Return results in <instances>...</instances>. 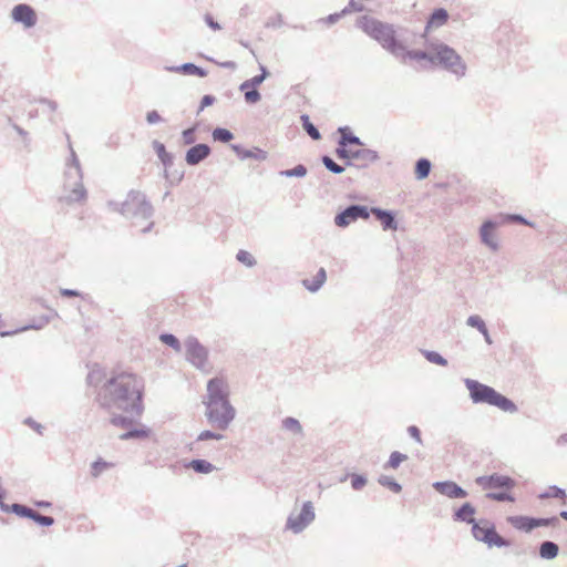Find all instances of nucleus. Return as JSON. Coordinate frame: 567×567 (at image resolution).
<instances>
[{"instance_id": "7", "label": "nucleus", "mask_w": 567, "mask_h": 567, "mask_svg": "<svg viewBox=\"0 0 567 567\" xmlns=\"http://www.w3.org/2000/svg\"><path fill=\"white\" fill-rule=\"evenodd\" d=\"M427 49L433 52L432 65H440L458 78L465 75L466 64L453 48L442 42H427Z\"/></svg>"}, {"instance_id": "58", "label": "nucleus", "mask_w": 567, "mask_h": 567, "mask_svg": "<svg viewBox=\"0 0 567 567\" xmlns=\"http://www.w3.org/2000/svg\"><path fill=\"white\" fill-rule=\"evenodd\" d=\"M216 101L214 95L206 94L200 100V105L198 107L197 114H199L205 107L210 106Z\"/></svg>"}, {"instance_id": "21", "label": "nucleus", "mask_w": 567, "mask_h": 567, "mask_svg": "<svg viewBox=\"0 0 567 567\" xmlns=\"http://www.w3.org/2000/svg\"><path fill=\"white\" fill-rule=\"evenodd\" d=\"M507 522L516 529L530 533L534 527V517L517 515V516H508Z\"/></svg>"}, {"instance_id": "10", "label": "nucleus", "mask_w": 567, "mask_h": 567, "mask_svg": "<svg viewBox=\"0 0 567 567\" xmlns=\"http://www.w3.org/2000/svg\"><path fill=\"white\" fill-rule=\"evenodd\" d=\"M336 155L340 159H346L347 165H352L351 161L359 162V166L365 167L370 163L379 159L378 152L369 148L350 150L346 147H338Z\"/></svg>"}, {"instance_id": "24", "label": "nucleus", "mask_w": 567, "mask_h": 567, "mask_svg": "<svg viewBox=\"0 0 567 567\" xmlns=\"http://www.w3.org/2000/svg\"><path fill=\"white\" fill-rule=\"evenodd\" d=\"M327 272L324 268H320L312 279H303L302 285L310 292H317L326 282Z\"/></svg>"}, {"instance_id": "3", "label": "nucleus", "mask_w": 567, "mask_h": 567, "mask_svg": "<svg viewBox=\"0 0 567 567\" xmlns=\"http://www.w3.org/2000/svg\"><path fill=\"white\" fill-rule=\"evenodd\" d=\"M70 157L65 163L63 173V192L60 202L65 204L80 203L86 199V189L83 185V173L78 155L69 144Z\"/></svg>"}, {"instance_id": "49", "label": "nucleus", "mask_w": 567, "mask_h": 567, "mask_svg": "<svg viewBox=\"0 0 567 567\" xmlns=\"http://www.w3.org/2000/svg\"><path fill=\"white\" fill-rule=\"evenodd\" d=\"M364 10V6L362 0H350L348 6L342 10V14H348L350 12H361Z\"/></svg>"}, {"instance_id": "42", "label": "nucleus", "mask_w": 567, "mask_h": 567, "mask_svg": "<svg viewBox=\"0 0 567 567\" xmlns=\"http://www.w3.org/2000/svg\"><path fill=\"white\" fill-rule=\"evenodd\" d=\"M322 164L324 165V167L333 173V174H341L344 172V167L337 164L330 156L328 155H323L322 158Z\"/></svg>"}, {"instance_id": "9", "label": "nucleus", "mask_w": 567, "mask_h": 567, "mask_svg": "<svg viewBox=\"0 0 567 567\" xmlns=\"http://www.w3.org/2000/svg\"><path fill=\"white\" fill-rule=\"evenodd\" d=\"M186 360L199 370H205L207 365L208 351L194 336H188L184 340Z\"/></svg>"}, {"instance_id": "51", "label": "nucleus", "mask_w": 567, "mask_h": 567, "mask_svg": "<svg viewBox=\"0 0 567 567\" xmlns=\"http://www.w3.org/2000/svg\"><path fill=\"white\" fill-rule=\"evenodd\" d=\"M111 423L115 426L128 427L132 425L133 420L125 415H115L111 419Z\"/></svg>"}, {"instance_id": "44", "label": "nucleus", "mask_w": 567, "mask_h": 567, "mask_svg": "<svg viewBox=\"0 0 567 567\" xmlns=\"http://www.w3.org/2000/svg\"><path fill=\"white\" fill-rule=\"evenodd\" d=\"M560 524L559 517L551 516V517H534V527H543V526H553L556 527Z\"/></svg>"}, {"instance_id": "37", "label": "nucleus", "mask_w": 567, "mask_h": 567, "mask_svg": "<svg viewBox=\"0 0 567 567\" xmlns=\"http://www.w3.org/2000/svg\"><path fill=\"white\" fill-rule=\"evenodd\" d=\"M159 340L171 347L172 349H174L176 352H181L182 351V343L181 341L178 340L177 337H175L174 334L172 333H162L159 336Z\"/></svg>"}, {"instance_id": "40", "label": "nucleus", "mask_w": 567, "mask_h": 567, "mask_svg": "<svg viewBox=\"0 0 567 567\" xmlns=\"http://www.w3.org/2000/svg\"><path fill=\"white\" fill-rule=\"evenodd\" d=\"M549 497L566 499L567 494H566L565 489H563L556 485H553L549 487V491L542 493L539 495L540 499H545V498H549Z\"/></svg>"}, {"instance_id": "41", "label": "nucleus", "mask_w": 567, "mask_h": 567, "mask_svg": "<svg viewBox=\"0 0 567 567\" xmlns=\"http://www.w3.org/2000/svg\"><path fill=\"white\" fill-rule=\"evenodd\" d=\"M423 355L431 363H435L441 367L447 365V360L436 351L424 350Z\"/></svg>"}, {"instance_id": "14", "label": "nucleus", "mask_w": 567, "mask_h": 567, "mask_svg": "<svg viewBox=\"0 0 567 567\" xmlns=\"http://www.w3.org/2000/svg\"><path fill=\"white\" fill-rule=\"evenodd\" d=\"M11 19L21 23L25 29L33 28L38 22L35 10L27 3H19L11 10Z\"/></svg>"}, {"instance_id": "61", "label": "nucleus", "mask_w": 567, "mask_h": 567, "mask_svg": "<svg viewBox=\"0 0 567 567\" xmlns=\"http://www.w3.org/2000/svg\"><path fill=\"white\" fill-rule=\"evenodd\" d=\"M146 121H147L148 124L153 125V124L159 123L162 121V116L155 110L154 111H150L146 114Z\"/></svg>"}, {"instance_id": "64", "label": "nucleus", "mask_w": 567, "mask_h": 567, "mask_svg": "<svg viewBox=\"0 0 567 567\" xmlns=\"http://www.w3.org/2000/svg\"><path fill=\"white\" fill-rule=\"evenodd\" d=\"M24 423L37 431L39 434H42L43 426L35 422L32 417L25 419Z\"/></svg>"}, {"instance_id": "33", "label": "nucleus", "mask_w": 567, "mask_h": 567, "mask_svg": "<svg viewBox=\"0 0 567 567\" xmlns=\"http://www.w3.org/2000/svg\"><path fill=\"white\" fill-rule=\"evenodd\" d=\"M302 127L307 132V134L315 141H318L321 138V134L319 130L310 122V118L307 114H302L300 116Z\"/></svg>"}, {"instance_id": "5", "label": "nucleus", "mask_w": 567, "mask_h": 567, "mask_svg": "<svg viewBox=\"0 0 567 567\" xmlns=\"http://www.w3.org/2000/svg\"><path fill=\"white\" fill-rule=\"evenodd\" d=\"M464 383L470 392V398L474 403H487L508 413L517 412V405L511 399L497 392L494 388L473 379H465Z\"/></svg>"}, {"instance_id": "27", "label": "nucleus", "mask_w": 567, "mask_h": 567, "mask_svg": "<svg viewBox=\"0 0 567 567\" xmlns=\"http://www.w3.org/2000/svg\"><path fill=\"white\" fill-rule=\"evenodd\" d=\"M559 547L551 540H545L539 545V556L543 559H554L558 556Z\"/></svg>"}, {"instance_id": "56", "label": "nucleus", "mask_w": 567, "mask_h": 567, "mask_svg": "<svg viewBox=\"0 0 567 567\" xmlns=\"http://www.w3.org/2000/svg\"><path fill=\"white\" fill-rule=\"evenodd\" d=\"M244 96H245V101L248 104H255V103L259 102L261 99V95H260L259 91L257 90V87L246 91V94Z\"/></svg>"}, {"instance_id": "11", "label": "nucleus", "mask_w": 567, "mask_h": 567, "mask_svg": "<svg viewBox=\"0 0 567 567\" xmlns=\"http://www.w3.org/2000/svg\"><path fill=\"white\" fill-rule=\"evenodd\" d=\"M315 517L316 514L312 503L310 501L305 502L299 514L296 515L292 513L289 515L286 528L292 530L295 534H299L315 520Z\"/></svg>"}, {"instance_id": "36", "label": "nucleus", "mask_w": 567, "mask_h": 567, "mask_svg": "<svg viewBox=\"0 0 567 567\" xmlns=\"http://www.w3.org/2000/svg\"><path fill=\"white\" fill-rule=\"evenodd\" d=\"M380 485L389 488L393 493H400L402 491V486L391 476L381 475L378 478Z\"/></svg>"}, {"instance_id": "50", "label": "nucleus", "mask_w": 567, "mask_h": 567, "mask_svg": "<svg viewBox=\"0 0 567 567\" xmlns=\"http://www.w3.org/2000/svg\"><path fill=\"white\" fill-rule=\"evenodd\" d=\"M107 467H109V463L99 458L97 461L93 462L91 465V475L93 477H97Z\"/></svg>"}, {"instance_id": "53", "label": "nucleus", "mask_w": 567, "mask_h": 567, "mask_svg": "<svg viewBox=\"0 0 567 567\" xmlns=\"http://www.w3.org/2000/svg\"><path fill=\"white\" fill-rule=\"evenodd\" d=\"M367 484V477L361 474H352L351 475V486L355 491H360Z\"/></svg>"}, {"instance_id": "55", "label": "nucleus", "mask_w": 567, "mask_h": 567, "mask_svg": "<svg viewBox=\"0 0 567 567\" xmlns=\"http://www.w3.org/2000/svg\"><path fill=\"white\" fill-rule=\"evenodd\" d=\"M196 130H197V126H193V127H189V128H186L183 131L182 133V136H183V141L186 145H192L195 143L196 141V136H195V133H196Z\"/></svg>"}, {"instance_id": "45", "label": "nucleus", "mask_w": 567, "mask_h": 567, "mask_svg": "<svg viewBox=\"0 0 567 567\" xmlns=\"http://www.w3.org/2000/svg\"><path fill=\"white\" fill-rule=\"evenodd\" d=\"M236 258L239 262L244 264L247 267H254L257 262L250 252H248L247 250H243V249H240L237 252Z\"/></svg>"}, {"instance_id": "22", "label": "nucleus", "mask_w": 567, "mask_h": 567, "mask_svg": "<svg viewBox=\"0 0 567 567\" xmlns=\"http://www.w3.org/2000/svg\"><path fill=\"white\" fill-rule=\"evenodd\" d=\"M231 148L235 151V153L238 155L240 159H247L252 158L256 161H265L267 158V152L254 147L252 150H245L240 145H231Z\"/></svg>"}, {"instance_id": "13", "label": "nucleus", "mask_w": 567, "mask_h": 567, "mask_svg": "<svg viewBox=\"0 0 567 567\" xmlns=\"http://www.w3.org/2000/svg\"><path fill=\"white\" fill-rule=\"evenodd\" d=\"M475 483L483 489L504 488V489L508 491V489L514 488L516 485V482L514 478H512L507 475L498 474V473L478 476L475 478Z\"/></svg>"}, {"instance_id": "62", "label": "nucleus", "mask_w": 567, "mask_h": 567, "mask_svg": "<svg viewBox=\"0 0 567 567\" xmlns=\"http://www.w3.org/2000/svg\"><path fill=\"white\" fill-rule=\"evenodd\" d=\"M205 22L206 24L212 28L215 31H218L221 29L220 24L214 20V18L210 14H205Z\"/></svg>"}, {"instance_id": "4", "label": "nucleus", "mask_w": 567, "mask_h": 567, "mask_svg": "<svg viewBox=\"0 0 567 567\" xmlns=\"http://www.w3.org/2000/svg\"><path fill=\"white\" fill-rule=\"evenodd\" d=\"M358 27L368 35L377 40L382 48L388 50L395 58L404 53V45L396 40L393 25L384 23L374 18L363 16L358 20Z\"/></svg>"}, {"instance_id": "35", "label": "nucleus", "mask_w": 567, "mask_h": 567, "mask_svg": "<svg viewBox=\"0 0 567 567\" xmlns=\"http://www.w3.org/2000/svg\"><path fill=\"white\" fill-rule=\"evenodd\" d=\"M104 375H105L104 371L101 368L94 367L89 372V374L86 377V382L91 386H97L102 382Z\"/></svg>"}, {"instance_id": "12", "label": "nucleus", "mask_w": 567, "mask_h": 567, "mask_svg": "<svg viewBox=\"0 0 567 567\" xmlns=\"http://www.w3.org/2000/svg\"><path fill=\"white\" fill-rule=\"evenodd\" d=\"M370 217V209L360 204H352L341 210L334 217V224L338 227H348L351 223L358 219H368Z\"/></svg>"}, {"instance_id": "25", "label": "nucleus", "mask_w": 567, "mask_h": 567, "mask_svg": "<svg viewBox=\"0 0 567 567\" xmlns=\"http://www.w3.org/2000/svg\"><path fill=\"white\" fill-rule=\"evenodd\" d=\"M432 56H433V52H431V50H429L426 48V51H421V50H406L404 48V53L401 54L399 58L402 59V61L404 62L406 58L411 59V60H415V61H424L425 63H427L429 65H432Z\"/></svg>"}, {"instance_id": "2", "label": "nucleus", "mask_w": 567, "mask_h": 567, "mask_svg": "<svg viewBox=\"0 0 567 567\" xmlns=\"http://www.w3.org/2000/svg\"><path fill=\"white\" fill-rule=\"evenodd\" d=\"M205 416L213 427L225 431L236 416V410L229 401V385L223 378H213L207 382Z\"/></svg>"}, {"instance_id": "32", "label": "nucleus", "mask_w": 567, "mask_h": 567, "mask_svg": "<svg viewBox=\"0 0 567 567\" xmlns=\"http://www.w3.org/2000/svg\"><path fill=\"white\" fill-rule=\"evenodd\" d=\"M150 430L145 426L132 429L122 433L118 439L122 441L146 439L150 435Z\"/></svg>"}, {"instance_id": "38", "label": "nucleus", "mask_w": 567, "mask_h": 567, "mask_svg": "<svg viewBox=\"0 0 567 567\" xmlns=\"http://www.w3.org/2000/svg\"><path fill=\"white\" fill-rule=\"evenodd\" d=\"M282 429L290 431L295 434H302V426L300 422L291 416H288L282 420Z\"/></svg>"}, {"instance_id": "52", "label": "nucleus", "mask_w": 567, "mask_h": 567, "mask_svg": "<svg viewBox=\"0 0 567 567\" xmlns=\"http://www.w3.org/2000/svg\"><path fill=\"white\" fill-rule=\"evenodd\" d=\"M34 523L40 526L49 527L54 524V518L51 516H44L35 511L34 517L32 519Z\"/></svg>"}, {"instance_id": "60", "label": "nucleus", "mask_w": 567, "mask_h": 567, "mask_svg": "<svg viewBox=\"0 0 567 567\" xmlns=\"http://www.w3.org/2000/svg\"><path fill=\"white\" fill-rule=\"evenodd\" d=\"M408 433L410 434L411 437H413L419 444H422V437H421V431L417 426L415 425H410L408 427Z\"/></svg>"}, {"instance_id": "18", "label": "nucleus", "mask_w": 567, "mask_h": 567, "mask_svg": "<svg viewBox=\"0 0 567 567\" xmlns=\"http://www.w3.org/2000/svg\"><path fill=\"white\" fill-rule=\"evenodd\" d=\"M370 214H373L375 218L382 225L383 230H396L398 221L395 215L391 210L382 209L379 207H372Z\"/></svg>"}, {"instance_id": "17", "label": "nucleus", "mask_w": 567, "mask_h": 567, "mask_svg": "<svg viewBox=\"0 0 567 567\" xmlns=\"http://www.w3.org/2000/svg\"><path fill=\"white\" fill-rule=\"evenodd\" d=\"M498 224L492 219L485 220L480 228V237L482 243L493 251L498 250V243L494 237V230Z\"/></svg>"}, {"instance_id": "46", "label": "nucleus", "mask_w": 567, "mask_h": 567, "mask_svg": "<svg viewBox=\"0 0 567 567\" xmlns=\"http://www.w3.org/2000/svg\"><path fill=\"white\" fill-rule=\"evenodd\" d=\"M486 497L496 502H514L515 497L507 492H492L487 493Z\"/></svg>"}, {"instance_id": "48", "label": "nucleus", "mask_w": 567, "mask_h": 567, "mask_svg": "<svg viewBox=\"0 0 567 567\" xmlns=\"http://www.w3.org/2000/svg\"><path fill=\"white\" fill-rule=\"evenodd\" d=\"M466 323L472 328H476L480 332L486 328L484 320L477 315L470 316L466 320Z\"/></svg>"}, {"instance_id": "1", "label": "nucleus", "mask_w": 567, "mask_h": 567, "mask_svg": "<svg viewBox=\"0 0 567 567\" xmlns=\"http://www.w3.org/2000/svg\"><path fill=\"white\" fill-rule=\"evenodd\" d=\"M144 381L131 372L118 373L109 379L97 393V402L105 409H117L132 416H141Z\"/></svg>"}, {"instance_id": "19", "label": "nucleus", "mask_w": 567, "mask_h": 567, "mask_svg": "<svg viewBox=\"0 0 567 567\" xmlns=\"http://www.w3.org/2000/svg\"><path fill=\"white\" fill-rule=\"evenodd\" d=\"M164 70L165 71H168V72H176V73H183V74H186V75H196V76H199V78H205L207 75V71L194 63H190V62H187V63H184V64H181V65H176V66H164Z\"/></svg>"}, {"instance_id": "26", "label": "nucleus", "mask_w": 567, "mask_h": 567, "mask_svg": "<svg viewBox=\"0 0 567 567\" xmlns=\"http://www.w3.org/2000/svg\"><path fill=\"white\" fill-rule=\"evenodd\" d=\"M2 512L4 513H14L16 515L20 516V517H25V518H30V519H33L34 517V514H35V511L25 506V505H22V504H18V503H14L12 505H8L6 504L3 507H2Z\"/></svg>"}, {"instance_id": "57", "label": "nucleus", "mask_w": 567, "mask_h": 567, "mask_svg": "<svg viewBox=\"0 0 567 567\" xmlns=\"http://www.w3.org/2000/svg\"><path fill=\"white\" fill-rule=\"evenodd\" d=\"M152 146L156 153V155L158 156V158L161 159L162 157H165L167 156V154H169L167 151H166V147L163 143H161L159 141L155 140L153 141L152 143Z\"/></svg>"}, {"instance_id": "23", "label": "nucleus", "mask_w": 567, "mask_h": 567, "mask_svg": "<svg viewBox=\"0 0 567 567\" xmlns=\"http://www.w3.org/2000/svg\"><path fill=\"white\" fill-rule=\"evenodd\" d=\"M449 20V12L444 8L434 9L430 14L425 30H430L432 28H440L444 25Z\"/></svg>"}, {"instance_id": "47", "label": "nucleus", "mask_w": 567, "mask_h": 567, "mask_svg": "<svg viewBox=\"0 0 567 567\" xmlns=\"http://www.w3.org/2000/svg\"><path fill=\"white\" fill-rule=\"evenodd\" d=\"M225 436L220 433H217V432H213V431H209V430H205L203 432H200L195 441L194 444L198 443V442H203V441H207V440H216V441H220L223 440Z\"/></svg>"}, {"instance_id": "39", "label": "nucleus", "mask_w": 567, "mask_h": 567, "mask_svg": "<svg viewBox=\"0 0 567 567\" xmlns=\"http://www.w3.org/2000/svg\"><path fill=\"white\" fill-rule=\"evenodd\" d=\"M408 458V455L394 451L391 453L388 463L385 464V468H398L402 462H404Z\"/></svg>"}, {"instance_id": "59", "label": "nucleus", "mask_w": 567, "mask_h": 567, "mask_svg": "<svg viewBox=\"0 0 567 567\" xmlns=\"http://www.w3.org/2000/svg\"><path fill=\"white\" fill-rule=\"evenodd\" d=\"M162 164L165 167L164 176L165 178H169V172L168 168L173 166L174 163V156L169 153L167 156L161 158Z\"/></svg>"}, {"instance_id": "30", "label": "nucleus", "mask_w": 567, "mask_h": 567, "mask_svg": "<svg viewBox=\"0 0 567 567\" xmlns=\"http://www.w3.org/2000/svg\"><path fill=\"white\" fill-rule=\"evenodd\" d=\"M185 466L199 474H209L215 470V466L210 462L203 458L192 460Z\"/></svg>"}, {"instance_id": "15", "label": "nucleus", "mask_w": 567, "mask_h": 567, "mask_svg": "<svg viewBox=\"0 0 567 567\" xmlns=\"http://www.w3.org/2000/svg\"><path fill=\"white\" fill-rule=\"evenodd\" d=\"M433 488L449 498H465L468 493L453 481L433 483Z\"/></svg>"}, {"instance_id": "31", "label": "nucleus", "mask_w": 567, "mask_h": 567, "mask_svg": "<svg viewBox=\"0 0 567 567\" xmlns=\"http://www.w3.org/2000/svg\"><path fill=\"white\" fill-rule=\"evenodd\" d=\"M432 164L427 158H419L415 163V177L419 181L425 179L431 172Z\"/></svg>"}, {"instance_id": "63", "label": "nucleus", "mask_w": 567, "mask_h": 567, "mask_svg": "<svg viewBox=\"0 0 567 567\" xmlns=\"http://www.w3.org/2000/svg\"><path fill=\"white\" fill-rule=\"evenodd\" d=\"M184 177V173L183 172H173V173H169V178H166L169 184H178Z\"/></svg>"}, {"instance_id": "16", "label": "nucleus", "mask_w": 567, "mask_h": 567, "mask_svg": "<svg viewBox=\"0 0 567 567\" xmlns=\"http://www.w3.org/2000/svg\"><path fill=\"white\" fill-rule=\"evenodd\" d=\"M212 153L209 145L199 143L187 150L185 161L188 165L195 166L206 159Z\"/></svg>"}, {"instance_id": "29", "label": "nucleus", "mask_w": 567, "mask_h": 567, "mask_svg": "<svg viewBox=\"0 0 567 567\" xmlns=\"http://www.w3.org/2000/svg\"><path fill=\"white\" fill-rule=\"evenodd\" d=\"M339 133L341 134L339 140V147L347 148L349 145H363L361 140L357 135L352 134L347 126L340 127Z\"/></svg>"}, {"instance_id": "34", "label": "nucleus", "mask_w": 567, "mask_h": 567, "mask_svg": "<svg viewBox=\"0 0 567 567\" xmlns=\"http://www.w3.org/2000/svg\"><path fill=\"white\" fill-rule=\"evenodd\" d=\"M213 140L220 143H229L234 138V134L224 127H216L212 133Z\"/></svg>"}, {"instance_id": "28", "label": "nucleus", "mask_w": 567, "mask_h": 567, "mask_svg": "<svg viewBox=\"0 0 567 567\" xmlns=\"http://www.w3.org/2000/svg\"><path fill=\"white\" fill-rule=\"evenodd\" d=\"M49 318L48 317H41L38 322H33V323H30L28 326H24L22 328H19V329H16V330H12V331H1L0 332V337L2 338H6V337H11V336H14L19 332H23V331H27V330H30V329H34V330H40L42 329L43 327H45L48 323H49Z\"/></svg>"}, {"instance_id": "6", "label": "nucleus", "mask_w": 567, "mask_h": 567, "mask_svg": "<svg viewBox=\"0 0 567 567\" xmlns=\"http://www.w3.org/2000/svg\"><path fill=\"white\" fill-rule=\"evenodd\" d=\"M110 207L114 212L121 213L124 217L137 220H148L152 218L154 208L147 200L146 195L140 190L132 189L128 192L123 203L110 202Z\"/></svg>"}, {"instance_id": "54", "label": "nucleus", "mask_w": 567, "mask_h": 567, "mask_svg": "<svg viewBox=\"0 0 567 567\" xmlns=\"http://www.w3.org/2000/svg\"><path fill=\"white\" fill-rule=\"evenodd\" d=\"M284 25V18L280 13H277L270 18L265 23L266 28L269 29H278Z\"/></svg>"}, {"instance_id": "43", "label": "nucleus", "mask_w": 567, "mask_h": 567, "mask_svg": "<svg viewBox=\"0 0 567 567\" xmlns=\"http://www.w3.org/2000/svg\"><path fill=\"white\" fill-rule=\"evenodd\" d=\"M280 175L286 177H305L307 175V167L299 164L293 168L281 171Z\"/></svg>"}, {"instance_id": "8", "label": "nucleus", "mask_w": 567, "mask_h": 567, "mask_svg": "<svg viewBox=\"0 0 567 567\" xmlns=\"http://www.w3.org/2000/svg\"><path fill=\"white\" fill-rule=\"evenodd\" d=\"M472 534L478 542L486 544L488 547H507L509 542L497 534L493 523L488 520L475 522L472 525Z\"/></svg>"}, {"instance_id": "20", "label": "nucleus", "mask_w": 567, "mask_h": 567, "mask_svg": "<svg viewBox=\"0 0 567 567\" xmlns=\"http://www.w3.org/2000/svg\"><path fill=\"white\" fill-rule=\"evenodd\" d=\"M475 513L476 509L471 503H464L454 512L453 519L473 525L476 522L474 519Z\"/></svg>"}]
</instances>
